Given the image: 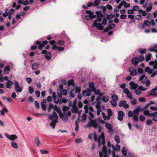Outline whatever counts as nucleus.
I'll return each instance as SVG.
<instances>
[{
  "mask_svg": "<svg viewBox=\"0 0 157 157\" xmlns=\"http://www.w3.org/2000/svg\"><path fill=\"white\" fill-rule=\"evenodd\" d=\"M41 105L42 109L44 111L46 110V107L45 104H44L42 103H41Z\"/></svg>",
  "mask_w": 157,
  "mask_h": 157,
  "instance_id": "52",
  "label": "nucleus"
},
{
  "mask_svg": "<svg viewBox=\"0 0 157 157\" xmlns=\"http://www.w3.org/2000/svg\"><path fill=\"white\" fill-rule=\"evenodd\" d=\"M76 93H75L74 92V89H73L70 92V96L71 97L74 98L75 96V94Z\"/></svg>",
  "mask_w": 157,
  "mask_h": 157,
  "instance_id": "45",
  "label": "nucleus"
},
{
  "mask_svg": "<svg viewBox=\"0 0 157 157\" xmlns=\"http://www.w3.org/2000/svg\"><path fill=\"white\" fill-rule=\"evenodd\" d=\"M124 116V114L123 111H119L118 112L117 119L120 121H121L123 120Z\"/></svg>",
  "mask_w": 157,
  "mask_h": 157,
  "instance_id": "12",
  "label": "nucleus"
},
{
  "mask_svg": "<svg viewBox=\"0 0 157 157\" xmlns=\"http://www.w3.org/2000/svg\"><path fill=\"white\" fill-rule=\"evenodd\" d=\"M135 94L137 95H139L141 94V90H139L138 88H137V90L136 89L135 90Z\"/></svg>",
  "mask_w": 157,
  "mask_h": 157,
  "instance_id": "50",
  "label": "nucleus"
},
{
  "mask_svg": "<svg viewBox=\"0 0 157 157\" xmlns=\"http://www.w3.org/2000/svg\"><path fill=\"white\" fill-rule=\"evenodd\" d=\"M109 99V97L107 95L103 96L102 98V101L105 102H107L108 101Z\"/></svg>",
  "mask_w": 157,
  "mask_h": 157,
  "instance_id": "30",
  "label": "nucleus"
},
{
  "mask_svg": "<svg viewBox=\"0 0 157 157\" xmlns=\"http://www.w3.org/2000/svg\"><path fill=\"white\" fill-rule=\"evenodd\" d=\"M138 89L141 91H144L146 90L147 89L146 88H144L143 86H140L138 87Z\"/></svg>",
  "mask_w": 157,
  "mask_h": 157,
  "instance_id": "55",
  "label": "nucleus"
},
{
  "mask_svg": "<svg viewBox=\"0 0 157 157\" xmlns=\"http://www.w3.org/2000/svg\"><path fill=\"white\" fill-rule=\"evenodd\" d=\"M56 93L53 92L52 94V97L54 99V101L55 103H59L60 100L59 97L56 95Z\"/></svg>",
  "mask_w": 157,
  "mask_h": 157,
  "instance_id": "15",
  "label": "nucleus"
},
{
  "mask_svg": "<svg viewBox=\"0 0 157 157\" xmlns=\"http://www.w3.org/2000/svg\"><path fill=\"white\" fill-rule=\"evenodd\" d=\"M11 144L12 146L15 149H17L18 148V144H17L16 143L14 142H13V141L11 143Z\"/></svg>",
  "mask_w": 157,
  "mask_h": 157,
  "instance_id": "31",
  "label": "nucleus"
},
{
  "mask_svg": "<svg viewBox=\"0 0 157 157\" xmlns=\"http://www.w3.org/2000/svg\"><path fill=\"white\" fill-rule=\"evenodd\" d=\"M139 119L140 121H143L145 120V118L144 116L141 115L140 116Z\"/></svg>",
  "mask_w": 157,
  "mask_h": 157,
  "instance_id": "62",
  "label": "nucleus"
},
{
  "mask_svg": "<svg viewBox=\"0 0 157 157\" xmlns=\"http://www.w3.org/2000/svg\"><path fill=\"white\" fill-rule=\"evenodd\" d=\"M139 13H141L143 16H145L147 14L146 11L144 10H143L142 9H140L139 11Z\"/></svg>",
  "mask_w": 157,
  "mask_h": 157,
  "instance_id": "39",
  "label": "nucleus"
},
{
  "mask_svg": "<svg viewBox=\"0 0 157 157\" xmlns=\"http://www.w3.org/2000/svg\"><path fill=\"white\" fill-rule=\"evenodd\" d=\"M89 116L88 118L90 120H91L92 118H94V115L92 112H89Z\"/></svg>",
  "mask_w": 157,
  "mask_h": 157,
  "instance_id": "54",
  "label": "nucleus"
},
{
  "mask_svg": "<svg viewBox=\"0 0 157 157\" xmlns=\"http://www.w3.org/2000/svg\"><path fill=\"white\" fill-rule=\"evenodd\" d=\"M74 89V92H75V93H79L80 92L81 88L80 87L75 86V89Z\"/></svg>",
  "mask_w": 157,
  "mask_h": 157,
  "instance_id": "42",
  "label": "nucleus"
},
{
  "mask_svg": "<svg viewBox=\"0 0 157 157\" xmlns=\"http://www.w3.org/2000/svg\"><path fill=\"white\" fill-rule=\"evenodd\" d=\"M156 91V90L155 89V88L152 89L150 90V93L148 94V96H151L152 95H155L154 94L155 93V91Z\"/></svg>",
  "mask_w": 157,
  "mask_h": 157,
  "instance_id": "37",
  "label": "nucleus"
},
{
  "mask_svg": "<svg viewBox=\"0 0 157 157\" xmlns=\"http://www.w3.org/2000/svg\"><path fill=\"white\" fill-rule=\"evenodd\" d=\"M69 108L67 106H64L62 108V110L64 113H66V112L69 110Z\"/></svg>",
  "mask_w": 157,
  "mask_h": 157,
  "instance_id": "46",
  "label": "nucleus"
},
{
  "mask_svg": "<svg viewBox=\"0 0 157 157\" xmlns=\"http://www.w3.org/2000/svg\"><path fill=\"white\" fill-rule=\"evenodd\" d=\"M97 17L102 18L103 17V15L101 13V12L97 11L96 12Z\"/></svg>",
  "mask_w": 157,
  "mask_h": 157,
  "instance_id": "48",
  "label": "nucleus"
},
{
  "mask_svg": "<svg viewBox=\"0 0 157 157\" xmlns=\"http://www.w3.org/2000/svg\"><path fill=\"white\" fill-rule=\"evenodd\" d=\"M142 110L143 109L140 107L138 106L134 110L133 112L129 111L128 113V116L129 117H131L133 116V120L136 121H138V115L139 114V113L140 111H142Z\"/></svg>",
  "mask_w": 157,
  "mask_h": 157,
  "instance_id": "1",
  "label": "nucleus"
},
{
  "mask_svg": "<svg viewBox=\"0 0 157 157\" xmlns=\"http://www.w3.org/2000/svg\"><path fill=\"white\" fill-rule=\"evenodd\" d=\"M29 91L30 94H32L34 91L33 87L32 86H30L29 88Z\"/></svg>",
  "mask_w": 157,
  "mask_h": 157,
  "instance_id": "64",
  "label": "nucleus"
},
{
  "mask_svg": "<svg viewBox=\"0 0 157 157\" xmlns=\"http://www.w3.org/2000/svg\"><path fill=\"white\" fill-rule=\"evenodd\" d=\"M71 111L73 113H76L78 111V108L77 106L73 105L72 107Z\"/></svg>",
  "mask_w": 157,
  "mask_h": 157,
  "instance_id": "41",
  "label": "nucleus"
},
{
  "mask_svg": "<svg viewBox=\"0 0 157 157\" xmlns=\"http://www.w3.org/2000/svg\"><path fill=\"white\" fill-rule=\"evenodd\" d=\"M67 94V90H63L61 92V94H58V96L60 97H61L62 94L66 95Z\"/></svg>",
  "mask_w": 157,
  "mask_h": 157,
  "instance_id": "40",
  "label": "nucleus"
},
{
  "mask_svg": "<svg viewBox=\"0 0 157 157\" xmlns=\"http://www.w3.org/2000/svg\"><path fill=\"white\" fill-rule=\"evenodd\" d=\"M107 148L105 146H104L102 149V152L101 151H100L99 152L100 157H103V155L102 152L104 154L103 157H109V155H107Z\"/></svg>",
  "mask_w": 157,
  "mask_h": 157,
  "instance_id": "8",
  "label": "nucleus"
},
{
  "mask_svg": "<svg viewBox=\"0 0 157 157\" xmlns=\"http://www.w3.org/2000/svg\"><path fill=\"white\" fill-rule=\"evenodd\" d=\"M67 101L68 99H67L66 98H63L60 100L59 104L66 103L67 102Z\"/></svg>",
  "mask_w": 157,
  "mask_h": 157,
  "instance_id": "35",
  "label": "nucleus"
},
{
  "mask_svg": "<svg viewBox=\"0 0 157 157\" xmlns=\"http://www.w3.org/2000/svg\"><path fill=\"white\" fill-rule=\"evenodd\" d=\"M118 105L120 107H123L125 109H127L129 107V105L127 104V102L125 100L120 101Z\"/></svg>",
  "mask_w": 157,
  "mask_h": 157,
  "instance_id": "10",
  "label": "nucleus"
},
{
  "mask_svg": "<svg viewBox=\"0 0 157 157\" xmlns=\"http://www.w3.org/2000/svg\"><path fill=\"white\" fill-rule=\"evenodd\" d=\"M14 88L16 91L17 93H21L23 90V87L20 86L18 81H15L14 82Z\"/></svg>",
  "mask_w": 157,
  "mask_h": 157,
  "instance_id": "7",
  "label": "nucleus"
},
{
  "mask_svg": "<svg viewBox=\"0 0 157 157\" xmlns=\"http://www.w3.org/2000/svg\"><path fill=\"white\" fill-rule=\"evenodd\" d=\"M153 113H155L154 114V116L152 117H153L152 119L155 121H157V111L154 112H153Z\"/></svg>",
  "mask_w": 157,
  "mask_h": 157,
  "instance_id": "47",
  "label": "nucleus"
},
{
  "mask_svg": "<svg viewBox=\"0 0 157 157\" xmlns=\"http://www.w3.org/2000/svg\"><path fill=\"white\" fill-rule=\"evenodd\" d=\"M94 25L96 28L99 30H102L103 29V26L101 23H94Z\"/></svg>",
  "mask_w": 157,
  "mask_h": 157,
  "instance_id": "18",
  "label": "nucleus"
},
{
  "mask_svg": "<svg viewBox=\"0 0 157 157\" xmlns=\"http://www.w3.org/2000/svg\"><path fill=\"white\" fill-rule=\"evenodd\" d=\"M156 48H157V44H154L153 47L149 48L148 49V50L150 52H152L155 51V49Z\"/></svg>",
  "mask_w": 157,
  "mask_h": 157,
  "instance_id": "38",
  "label": "nucleus"
},
{
  "mask_svg": "<svg viewBox=\"0 0 157 157\" xmlns=\"http://www.w3.org/2000/svg\"><path fill=\"white\" fill-rule=\"evenodd\" d=\"M35 143L36 146L38 147L40 146V142L37 138H36L35 139Z\"/></svg>",
  "mask_w": 157,
  "mask_h": 157,
  "instance_id": "44",
  "label": "nucleus"
},
{
  "mask_svg": "<svg viewBox=\"0 0 157 157\" xmlns=\"http://www.w3.org/2000/svg\"><path fill=\"white\" fill-rule=\"evenodd\" d=\"M92 92H94V94L96 95H99L100 94V90H96L95 87H94L92 89Z\"/></svg>",
  "mask_w": 157,
  "mask_h": 157,
  "instance_id": "25",
  "label": "nucleus"
},
{
  "mask_svg": "<svg viewBox=\"0 0 157 157\" xmlns=\"http://www.w3.org/2000/svg\"><path fill=\"white\" fill-rule=\"evenodd\" d=\"M71 115V112L70 111H68L67 113H63L59 115V117L62 119L65 122H67L68 121V117H70Z\"/></svg>",
  "mask_w": 157,
  "mask_h": 157,
  "instance_id": "5",
  "label": "nucleus"
},
{
  "mask_svg": "<svg viewBox=\"0 0 157 157\" xmlns=\"http://www.w3.org/2000/svg\"><path fill=\"white\" fill-rule=\"evenodd\" d=\"M148 79L147 77L145 75H143L139 79V81L141 82L143 84L145 83L146 81Z\"/></svg>",
  "mask_w": 157,
  "mask_h": 157,
  "instance_id": "14",
  "label": "nucleus"
},
{
  "mask_svg": "<svg viewBox=\"0 0 157 157\" xmlns=\"http://www.w3.org/2000/svg\"><path fill=\"white\" fill-rule=\"evenodd\" d=\"M10 67L9 65L5 66L4 68V72L5 73L8 74L10 71Z\"/></svg>",
  "mask_w": 157,
  "mask_h": 157,
  "instance_id": "29",
  "label": "nucleus"
},
{
  "mask_svg": "<svg viewBox=\"0 0 157 157\" xmlns=\"http://www.w3.org/2000/svg\"><path fill=\"white\" fill-rule=\"evenodd\" d=\"M137 58L135 57L133 58V59H132V64L135 66H137L138 63V62L137 60Z\"/></svg>",
  "mask_w": 157,
  "mask_h": 157,
  "instance_id": "24",
  "label": "nucleus"
},
{
  "mask_svg": "<svg viewBox=\"0 0 157 157\" xmlns=\"http://www.w3.org/2000/svg\"><path fill=\"white\" fill-rule=\"evenodd\" d=\"M39 64L38 63H35L32 66V69L33 70H36L38 67Z\"/></svg>",
  "mask_w": 157,
  "mask_h": 157,
  "instance_id": "27",
  "label": "nucleus"
},
{
  "mask_svg": "<svg viewBox=\"0 0 157 157\" xmlns=\"http://www.w3.org/2000/svg\"><path fill=\"white\" fill-rule=\"evenodd\" d=\"M91 91L90 89L87 88L84 90L82 92V95L84 96H89L90 95Z\"/></svg>",
  "mask_w": 157,
  "mask_h": 157,
  "instance_id": "13",
  "label": "nucleus"
},
{
  "mask_svg": "<svg viewBox=\"0 0 157 157\" xmlns=\"http://www.w3.org/2000/svg\"><path fill=\"white\" fill-rule=\"evenodd\" d=\"M98 120L97 119L93 120H90V121L88 122L86 125V127H93L94 128H96L98 126L97 123Z\"/></svg>",
  "mask_w": 157,
  "mask_h": 157,
  "instance_id": "4",
  "label": "nucleus"
},
{
  "mask_svg": "<svg viewBox=\"0 0 157 157\" xmlns=\"http://www.w3.org/2000/svg\"><path fill=\"white\" fill-rule=\"evenodd\" d=\"M127 149L125 147H123L122 150V153L123 155L125 156H127Z\"/></svg>",
  "mask_w": 157,
  "mask_h": 157,
  "instance_id": "43",
  "label": "nucleus"
},
{
  "mask_svg": "<svg viewBox=\"0 0 157 157\" xmlns=\"http://www.w3.org/2000/svg\"><path fill=\"white\" fill-rule=\"evenodd\" d=\"M100 1L101 0H96L94 3V6H97L99 4Z\"/></svg>",
  "mask_w": 157,
  "mask_h": 157,
  "instance_id": "57",
  "label": "nucleus"
},
{
  "mask_svg": "<svg viewBox=\"0 0 157 157\" xmlns=\"http://www.w3.org/2000/svg\"><path fill=\"white\" fill-rule=\"evenodd\" d=\"M131 68L129 69V71L130 72V74L132 76H135L137 74V71L136 69H133L132 71H131Z\"/></svg>",
  "mask_w": 157,
  "mask_h": 157,
  "instance_id": "21",
  "label": "nucleus"
},
{
  "mask_svg": "<svg viewBox=\"0 0 157 157\" xmlns=\"http://www.w3.org/2000/svg\"><path fill=\"white\" fill-rule=\"evenodd\" d=\"M144 59V56H140L139 57L137 58V59L140 62L142 61Z\"/></svg>",
  "mask_w": 157,
  "mask_h": 157,
  "instance_id": "56",
  "label": "nucleus"
},
{
  "mask_svg": "<svg viewBox=\"0 0 157 157\" xmlns=\"http://www.w3.org/2000/svg\"><path fill=\"white\" fill-rule=\"evenodd\" d=\"M112 100L117 101L118 100V98L117 96L116 95H113L112 96Z\"/></svg>",
  "mask_w": 157,
  "mask_h": 157,
  "instance_id": "59",
  "label": "nucleus"
},
{
  "mask_svg": "<svg viewBox=\"0 0 157 157\" xmlns=\"http://www.w3.org/2000/svg\"><path fill=\"white\" fill-rule=\"evenodd\" d=\"M123 92L125 94L127 97L130 99V102L133 105H136L137 103L136 99L133 98V96L132 93L130 92L128 88L124 89Z\"/></svg>",
  "mask_w": 157,
  "mask_h": 157,
  "instance_id": "2",
  "label": "nucleus"
},
{
  "mask_svg": "<svg viewBox=\"0 0 157 157\" xmlns=\"http://www.w3.org/2000/svg\"><path fill=\"white\" fill-rule=\"evenodd\" d=\"M114 140L117 143H119L120 142V140L119 136L117 135L115 136Z\"/></svg>",
  "mask_w": 157,
  "mask_h": 157,
  "instance_id": "53",
  "label": "nucleus"
},
{
  "mask_svg": "<svg viewBox=\"0 0 157 157\" xmlns=\"http://www.w3.org/2000/svg\"><path fill=\"white\" fill-rule=\"evenodd\" d=\"M149 6L147 7L146 9V11L147 12L150 11L152 10V4H149Z\"/></svg>",
  "mask_w": 157,
  "mask_h": 157,
  "instance_id": "36",
  "label": "nucleus"
},
{
  "mask_svg": "<svg viewBox=\"0 0 157 157\" xmlns=\"http://www.w3.org/2000/svg\"><path fill=\"white\" fill-rule=\"evenodd\" d=\"M117 101L112 100L111 101V103L113 107H116L117 105Z\"/></svg>",
  "mask_w": 157,
  "mask_h": 157,
  "instance_id": "49",
  "label": "nucleus"
},
{
  "mask_svg": "<svg viewBox=\"0 0 157 157\" xmlns=\"http://www.w3.org/2000/svg\"><path fill=\"white\" fill-rule=\"evenodd\" d=\"M49 119L52 120V122L50 123V125L53 128H54L56 125V124L58 121V117L57 114L55 112H53L52 114L49 117Z\"/></svg>",
  "mask_w": 157,
  "mask_h": 157,
  "instance_id": "3",
  "label": "nucleus"
},
{
  "mask_svg": "<svg viewBox=\"0 0 157 157\" xmlns=\"http://www.w3.org/2000/svg\"><path fill=\"white\" fill-rule=\"evenodd\" d=\"M101 140L102 144L103 145H104L105 144V139L104 138V134L103 132H102L101 135L98 137V142L99 144H100L101 143Z\"/></svg>",
  "mask_w": 157,
  "mask_h": 157,
  "instance_id": "9",
  "label": "nucleus"
},
{
  "mask_svg": "<svg viewBox=\"0 0 157 157\" xmlns=\"http://www.w3.org/2000/svg\"><path fill=\"white\" fill-rule=\"evenodd\" d=\"M115 26V25L114 24H111L109 25L108 27L109 29H112Z\"/></svg>",
  "mask_w": 157,
  "mask_h": 157,
  "instance_id": "63",
  "label": "nucleus"
},
{
  "mask_svg": "<svg viewBox=\"0 0 157 157\" xmlns=\"http://www.w3.org/2000/svg\"><path fill=\"white\" fill-rule=\"evenodd\" d=\"M138 100L140 101L143 102H144L146 101V99L143 97L139 98Z\"/></svg>",
  "mask_w": 157,
  "mask_h": 157,
  "instance_id": "60",
  "label": "nucleus"
},
{
  "mask_svg": "<svg viewBox=\"0 0 157 157\" xmlns=\"http://www.w3.org/2000/svg\"><path fill=\"white\" fill-rule=\"evenodd\" d=\"M89 86L90 88L91 89V90L92 91V89L95 87L94 86V84L93 82H91L89 84Z\"/></svg>",
  "mask_w": 157,
  "mask_h": 157,
  "instance_id": "58",
  "label": "nucleus"
},
{
  "mask_svg": "<svg viewBox=\"0 0 157 157\" xmlns=\"http://www.w3.org/2000/svg\"><path fill=\"white\" fill-rule=\"evenodd\" d=\"M107 111L108 113L107 115V116H108V121H109L110 120L111 116L113 115V113L112 110L110 109H108Z\"/></svg>",
  "mask_w": 157,
  "mask_h": 157,
  "instance_id": "20",
  "label": "nucleus"
},
{
  "mask_svg": "<svg viewBox=\"0 0 157 157\" xmlns=\"http://www.w3.org/2000/svg\"><path fill=\"white\" fill-rule=\"evenodd\" d=\"M67 83L69 86H74L75 85V83L73 79L69 80L67 82Z\"/></svg>",
  "mask_w": 157,
  "mask_h": 157,
  "instance_id": "28",
  "label": "nucleus"
},
{
  "mask_svg": "<svg viewBox=\"0 0 157 157\" xmlns=\"http://www.w3.org/2000/svg\"><path fill=\"white\" fill-rule=\"evenodd\" d=\"M145 71L147 72L149 74H151L153 70L150 69L149 67H147L145 68Z\"/></svg>",
  "mask_w": 157,
  "mask_h": 157,
  "instance_id": "34",
  "label": "nucleus"
},
{
  "mask_svg": "<svg viewBox=\"0 0 157 157\" xmlns=\"http://www.w3.org/2000/svg\"><path fill=\"white\" fill-rule=\"evenodd\" d=\"M121 4H123V6L125 8L129 7L130 6V4L128 3H127L124 1H123L121 2Z\"/></svg>",
  "mask_w": 157,
  "mask_h": 157,
  "instance_id": "32",
  "label": "nucleus"
},
{
  "mask_svg": "<svg viewBox=\"0 0 157 157\" xmlns=\"http://www.w3.org/2000/svg\"><path fill=\"white\" fill-rule=\"evenodd\" d=\"M151 54L150 53H149L147 54L145 56L146 61V62H148L151 59Z\"/></svg>",
  "mask_w": 157,
  "mask_h": 157,
  "instance_id": "33",
  "label": "nucleus"
},
{
  "mask_svg": "<svg viewBox=\"0 0 157 157\" xmlns=\"http://www.w3.org/2000/svg\"><path fill=\"white\" fill-rule=\"evenodd\" d=\"M36 45H38V48L40 50H42L43 48L44 47V46L42 45L40 42L37 41L36 42Z\"/></svg>",
  "mask_w": 157,
  "mask_h": 157,
  "instance_id": "26",
  "label": "nucleus"
},
{
  "mask_svg": "<svg viewBox=\"0 0 157 157\" xmlns=\"http://www.w3.org/2000/svg\"><path fill=\"white\" fill-rule=\"evenodd\" d=\"M75 131L78 132V130L79 129V126L78 124V122L77 121H75Z\"/></svg>",
  "mask_w": 157,
  "mask_h": 157,
  "instance_id": "51",
  "label": "nucleus"
},
{
  "mask_svg": "<svg viewBox=\"0 0 157 157\" xmlns=\"http://www.w3.org/2000/svg\"><path fill=\"white\" fill-rule=\"evenodd\" d=\"M152 122V121L151 119H148L146 121V124L148 125L151 124Z\"/></svg>",
  "mask_w": 157,
  "mask_h": 157,
  "instance_id": "61",
  "label": "nucleus"
},
{
  "mask_svg": "<svg viewBox=\"0 0 157 157\" xmlns=\"http://www.w3.org/2000/svg\"><path fill=\"white\" fill-rule=\"evenodd\" d=\"M131 89L132 90H135L137 87L138 85L137 84L131 81L129 83Z\"/></svg>",
  "mask_w": 157,
  "mask_h": 157,
  "instance_id": "16",
  "label": "nucleus"
},
{
  "mask_svg": "<svg viewBox=\"0 0 157 157\" xmlns=\"http://www.w3.org/2000/svg\"><path fill=\"white\" fill-rule=\"evenodd\" d=\"M105 126L106 128L109 130V132L113 128V127L112 126V125L107 122L105 123Z\"/></svg>",
  "mask_w": 157,
  "mask_h": 157,
  "instance_id": "23",
  "label": "nucleus"
},
{
  "mask_svg": "<svg viewBox=\"0 0 157 157\" xmlns=\"http://www.w3.org/2000/svg\"><path fill=\"white\" fill-rule=\"evenodd\" d=\"M86 13L88 15H86L85 18L87 20H90L96 17V15L94 14V12L90 10L86 11Z\"/></svg>",
  "mask_w": 157,
  "mask_h": 157,
  "instance_id": "6",
  "label": "nucleus"
},
{
  "mask_svg": "<svg viewBox=\"0 0 157 157\" xmlns=\"http://www.w3.org/2000/svg\"><path fill=\"white\" fill-rule=\"evenodd\" d=\"M8 111L6 107L3 108L1 111H0V112L1 113V115L4 116L5 115V113H7L8 112Z\"/></svg>",
  "mask_w": 157,
  "mask_h": 157,
  "instance_id": "22",
  "label": "nucleus"
},
{
  "mask_svg": "<svg viewBox=\"0 0 157 157\" xmlns=\"http://www.w3.org/2000/svg\"><path fill=\"white\" fill-rule=\"evenodd\" d=\"M13 82L12 81L10 80H8L6 82V87L7 88H11V86L13 84Z\"/></svg>",
  "mask_w": 157,
  "mask_h": 157,
  "instance_id": "19",
  "label": "nucleus"
},
{
  "mask_svg": "<svg viewBox=\"0 0 157 157\" xmlns=\"http://www.w3.org/2000/svg\"><path fill=\"white\" fill-rule=\"evenodd\" d=\"M143 113L146 116L152 117L153 116H154V114L155 113H153V112L152 113H149V111L148 109H147L144 111Z\"/></svg>",
  "mask_w": 157,
  "mask_h": 157,
  "instance_id": "17",
  "label": "nucleus"
},
{
  "mask_svg": "<svg viewBox=\"0 0 157 157\" xmlns=\"http://www.w3.org/2000/svg\"><path fill=\"white\" fill-rule=\"evenodd\" d=\"M5 136L7 139L11 140H14L17 138V136L14 134L9 135L8 134L6 133Z\"/></svg>",
  "mask_w": 157,
  "mask_h": 157,
  "instance_id": "11",
  "label": "nucleus"
}]
</instances>
